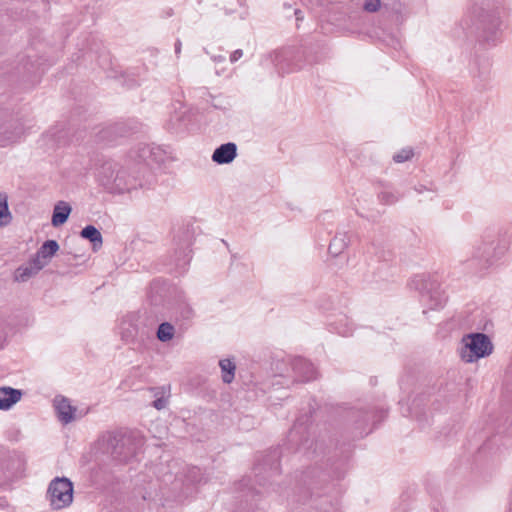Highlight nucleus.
I'll list each match as a JSON object with an SVG mask.
<instances>
[{
  "instance_id": "nucleus-1",
  "label": "nucleus",
  "mask_w": 512,
  "mask_h": 512,
  "mask_svg": "<svg viewBox=\"0 0 512 512\" xmlns=\"http://www.w3.org/2000/svg\"><path fill=\"white\" fill-rule=\"evenodd\" d=\"M459 355L465 363H473L492 354L493 344L484 333H471L462 338Z\"/></svg>"
},
{
  "instance_id": "nucleus-2",
  "label": "nucleus",
  "mask_w": 512,
  "mask_h": 512,
  "mask_svg": "<svg viewBox=\"0 0 512 512\" xmlns=\"http://www.w3.org/2000/svg\"><path fill=\"white\" fill-rule=\"evenodd\" d=\"M47 498L53 509L66 508L73 502V484L66 477L54 478L48 487Z\"/></svg>"
},
{
  "instance_id": "nucleus-3",
  "label": "nucleus",
  "mask_w": 512,
  "mask_h": 512,
  "mask_svg": "<svg viewBox=\"0 0 512 512\" xmlns=\"http://www.w3.org/2000/svg\"><path fill=\"white\" fill-rule=\"evenodd\" d=\"M24 133L23 125L18 120H11L0 125V146L16 142Z\"/></svg>"
},
{
  "instance_id": "nucleus-4",
  "label": "nucleus",
  "mask_w": 512,
  "mask_h": 512,
  "mask_svg": "<svg viewBox=\"0 0 512 512\" xmlns=\"http://www.w3.org/2000/svg\"><path fill=\"white\" fill-rule=\"evenodd\" d=\"M292 368L300 382H307L316 378L317 373L314 366L305 359H295L292 363Z\"/></svg>"
},
{
  "instance_id": "nucleus-5",
  "label": "nucleus",
  "mask_w": 512,
  "mask_h": 512,
  "mask_svg": "<svg viewBox=\"0 0 512 512\" xmlns=\"http://www.w3.org/2000/svg\"><path fill=\"white\" fill-rule=\"evenodd\" d=\"M421 289L427 290L422 293V301L427 303L431 309H437L444 305L446 302V297L443 292H441L438 287H434V284H431V287L427 289L426 284H422Z\"/></svg>"
},
{
  "instance_id": "nucleus-6",
  "label": "nucleus",
  "mask_w": 512,
  "mask_h": 512,
  "mask_svg": "<svg viewBox=\"0 0 512 512\" xmlns=\"http://www.w3.org/2000/svg\"><path fill=\"white\" fill-rule=\"evenodd\" d=\"M237 156L236 144L229 142L220 145L215 149L212 155V160L218 164L231 163Z\"/></svg>"
},
{
  "instance_id": "nucleus-7",
  "label": "nucleus",
  "mask_w": 512,
  "mask_h": 512,
  "mask_svg": "<svg viewBox=\"0 0 512 512\" xmlns=\"http://www.w3.org/2000/svg\"><path fill=\"white\" fill-rule=\"evenodd\" d=\"M54 403L60 421L67 424L74 419L76 408L70 404L68 399L64 397H56Z\"/></svg>"
},
{
  "instance_id": "nucleus-8",
  "label": "nucleus",
  "mask_w": 512,
  "mask_h": 512,
  "mask_svg": "<svg viewBox=\"0 0 512 512\" xmlns=\"http://www.w3.org/2000/svg\"><path fill=\"white\" fill-rule=\"evenodd\" d=\"M22 396V392L11 387L0 388V409H9L13 404L17 403Z\"/></svg>"
},
{
  "instance_id": "nucleus-9",
  "label": "nucleus",
  "mask_w": 512,
  "mask_h": 512,
  "mask_svg": "<svg viewBox=\"0 0 512 512\" xmlns=\"http://www.w3.org/2000/svg\"><path fill=\"white\" fill-rule=\"evenodd\" d=\"M42 268H44V264L40 262L39 259L33 258L27 266H22L17 269L16 280L25 282L36 275Z\"/></svg>"
},
{
  "instance_id": "nucleus-10",
  "label": "nucleus",
  "mask_w": 512,
  "mask_h": 512,
  "mask_svg": "<svg viewBox=\"0 0 512 512\" xmlns=\"http://www.w3.org/2000/svg\"><path fill=\"white\" fill-rule=\"evenodd\" d=\"M58 250L59 244L57 241L47 240L42 244L34 259H39V261L42 262L45 267L48 264V260L53 257Z\"/></svg>"
},
{
  "instance_id": "nucleus-11",
  "label": "nucleus",
  "mask_w": 512,
  "mask_h": 512,
  "mask_svg": "<svg viewBox=\"0 0 512 512\" xmlns=\"http://www.w3.org/2000/svg\"><path fill=\"white\" fill-rule=\"evenodd\" d=\"M71 212V207L64 201H60L55 205L52 215V225L57 227L64 224Z\"/></svg>"
},
{
  "instance_id": "nucleus-12",
  "label": "nucleus",
  "mask_w": 512,
  "mask_h": 512,
  "mask_svg": "<svg viewBox=\"0 0 512 512\" xmlns=\"http://www.w3.org/2000/svg\"><path fill=\"white\" fill-rule=\"evenodd\" d=\"M80 235L82 238L89 240L93 244V248L96 250L100 248L103 244V238L99 230L93 225H88L84 227Z\"/></svg>"
},
{
  "instance_id": "nucleus-13",
  "label": "nucleus",
  "mask_w": 512,
  "mask_h": 512,
  "mask_svg": "<svg viewBox=\"0 0 512 512\" xmlns=\"http://www.w3.org/2000/svg\"><path fill=\"white\" fill-rule=\"evenodd\" d=\"M222 371V380L224 383H231L235 376V364L229 359H223L219 362Z\"/></svg>"
},
{
  "instance_id": "nucleus-14",
  "label": "nucleus",
  "mask_w": 512,
  "mask_h": 512,
  "mask_svg": "<svg viewBox=\"0 0 512 512\" xmlns=\"http://www.w3.org/2000/svg\"><path fill=\"white\" fill-rule=\"evenodd\" d=\"M348 241L346 235L335 236L329 244V253L332 256H338L347 247Z\"/></svg>"
},
{
  "instance_id": "nucleus-15",
  "label": "nucleus",
  "mask_w": 512,
  "mask_h": 512,
  "mask_svg": "<svg viewBox=\"0 0 512 512\" xmlns=\"http://www.w3.org/2000/svg\"><path fill=\"white\" fill-rule=\"evenodd\" d=\"M7 199L6 194H0V226L7 225L11 220Z\"/></svg>"
},
{
  "instance_id": "nucleus-16",
  "label": "nucleus",
  "mask_w": 512,
  "mask_h": 512,
  "mask_svg": "<svg viewBox=\"0 0 512 512\" xmlns=\"http://www.w3.org/2000/svg\"><path fill=\"white\" fill-rule=\"evenodd\" d=\"M174 327L168 322L161 323L157 330V337L160 341L166 342L173 338L174 336Z\"/></svg>"
},
{
  "instance_id": "nucleus-17",
  "label": "nucleus",
  "mask_w": 512,
  "mask_h": 512,
  "mask_svg": "<svg viewBox=\"0 0 512 512\" xmlns=\"http://www.w3.org/2000/svg\"><path fill=\"white\" fill-rule=\"evenodd\" d=\"M414 153L411 148H405L396 153L393 156V160L397 163H403L405 161L410 160L413 157Z\"/></svg>"
},
{
  "instance_id": "nucleus-18",
  "label": "nucleus",
  "mask_w": 512,
  "mask_h": 512,
  "mask_svg": "<svg viewBox=\"0 0 512 512\" xmlns=\"http://www.w3.org/2000/svg\"><path fill=\"white\" fill-rule=\"evenodd\" d=\"M380 0H366L364 4V10L367 12H376L380 8Z\"/></svg>"
},
{
  "instance_id": "nucleus-19",
  "label": "nucleus",
  "mask_w": 512,
  "mask_h": 512,
  "mask_svg": "<svg viewBox=\"0 0 512 512\" xmlns=\"http://www.w3.org/2000/svg\"><path fill=\"white\" fill-rule=\"evenodd\" d=\"M379 199L385 204H393L397 201V197L391 192H382L379 195Z\"/></svg>"
},
{
  "instance_id": "nucleus-20",
  "label": "nucleus",
  "mask_w": 512,
  "mask_h": 512,
  "mask_svg": "<svg viewBox=\"0 0 512 512\" xmlns=\"http://www.w3.org/2000/svg\"><path fill=\"white\" fill-rule=\"evenodd\" d=\"M166 403H167L166 399L161 397V398H158L155 401H153V407L156 408L157 410H161V409L165 408Z\"/></svg>"
},
{
  "instance_id": "nucleus-21",
  "label": "nucleus",
  "mask_w": 512,
  "mask_h": 512,
  "mask_svg": "<svg viewBox=\"0 0 512 512\" xmlns=\"http://www.w3.org/2000/svg\"><path fill=\"white\" fill-rule=\"evenodd\" d=\"M243 55V51L241 49H237L235 50L231 56H230V61L232 63L236 62L238 59H240Z\"/></svg>"
},
{
  "instance_id": "nucleus-22",
  "label": "nucleus",
  "mask_w": 512,
  "mask_h": 512,
  "mask_svg": "<svg viewBox=\"0 0 512 512\" xmlns=\"http://www.w3.org/2000/svg\"><path fill=\"white\" fill-rule=\"evenodd\" d=\"M190 473L192 474V480L196 481V477L200 475V470L198 468H193Z\"/></svg>"
},
{
  "instance_id": "nucleus-23",
  "label": "nucleus",
  "mask_w": 512,
  "mask_h": 512,
  "mask_svg": "<svg viewBox=\"0 0 512 512\" xmlns=\"http://www.w3.org/2000/svg\"><path fill=\"white\" fill-rule=\"evenodd\" d=\"M180 51H181V42H180V40H177L175 43V52H176V54H179Z\"/></svg>"
},
{
  "instance_id": "nucleus-24",
  "label": "nucleus",
  "mask_w": 512,
  "mask_h": 512,
  "mask_svg": "<svg viewBox=\"0 0 512 512\" xmlns=\"http://www.w3.org/2000/svg\"><path fill=\"white\" fill-rule=\"evenodd\" d=\"M113 454H114L116 457H118V458L122 459V457H121V453H120V452H117V450H116V449L114 450Z\"/></svg>"
},
{
  "instance_id": "nucleus-25",
  "label": "nucleus",
  "mask_w": 512,
  "mask_h": 512,
  "mask_svg": "<svg viewBox=\"0 0 512 512\" xmlns=\"http://www.w3.org/2000/svg\"><path fill=\"white\" fill-rule=\"evenodd\" d=\"M299 13H300V11L296 10L295 14H296L298 20L300 19V14Z\"/></svg>"
},
{
  "instance_id": "nucleus-26",
  "label": "nucleus",
  "mask_w": 512,
  "mask_h": 512,
  "mask_svg": "<svg viewBox=\"0 0 512 512\" xmlns=\"http://www.w3.org/2000/svg\"><path fill=\"white\" fill-rule=\"evenodd\" d=\"M417 281L423 282L424 281L423 276L419 277V279Z\"/></svg>"
}]
</instances>
